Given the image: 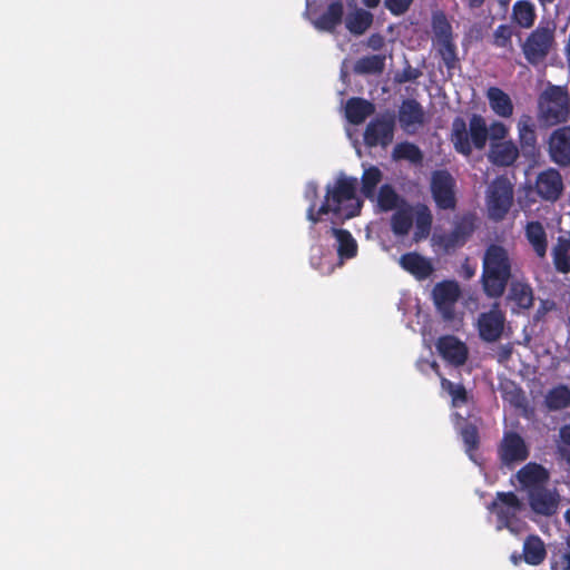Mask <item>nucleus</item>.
I'll list each match as a JSON object with an SVG mask.
<instances>
[{
  "instance_id": "1",
  "label": "nucleus",
  "mask_w": 570,
  "mask_h": 570,
  "mask_svg": "<svg viewBox=\"0 0 570 570\" xmlns=\"http://www.w3.org/2000/svg\"><path fill=\"white\" fill-rule=\"evenodd\" d=\"M358 181L354 177L337 176L326 185L323 202L317 206V185L313 181L305 187L304 196L311 202L307 208V220L311 223V233H320L318 224L324 225V235L335 239L337 255L328 250L323 254L321 246L311 249V265L321 274H330L335 266L343 264L344 259L356 256L357 244L353 236L344 229L335 228V225L357 216L362 208V200L357 196Z\"/></svg>"
},
{
  "instance_id": "2",
  "label": "nucleus",
  "mask_w": 570,
  "mask_h": 570,
  "mask_svg": "<svg viewBox=\"0 0 570 570\" xmlns=\"http://www.w3.org/2000/svg\"><path fill=\"white\" fill-rule=\"evenodd\" d=\"M374 200L383 212L395 209L391 218V228L395 236L404 237L413 229V240L429 237L432 227V214L424 204L409 205L391 185H382Z\"/></svg>"
},
{
  "instance_id": "3",
  "label": "nucleus",
  "mask_w": 570,
  "mask_h": 570,
  "mask_svg": "<svg viewBox=\"0 0 570 570\" xmlns=\"http://www.w3.org/2000/svg\"><path fill=\"white\" fill-rule=\"evenodd\" d=\"M441 385L451 395L452 407L454 409L452 415L454 425L463 439L466 448L465 451L470 459L476 462L473 451L478 446L479 436L476 426L472 423H466V420L471 416L466 391L461 384H454L446 379H442Z\"/></svg>"
},
{
  "instance_id": "4",
  "label": "nucleus",
  "mask_w": 570,
  "mask_h": 570,
  "mask_svg": "<svg viewBox=\"0 0 570 570\" xmlns=\"http://www.w3.org/2000/svg\"><path fill=\"white\" fill-rule=\"evenodd\" d=\"M511 276V262L505 248L499 245L488 247L483 257L482 282L488 296L499 297L503 294Z\"/></svg>"
},
{
  "instance_id": "5",
  "label": "nucleus",
  "mask_w": 570,
  "mask_h": 570,
  "mask_svg": "<svg viewBox=\"0 0 570 570\" xmlns=\"http://www.w3.org/2000/svg\"><path fill=\"white\" fill-rule=\"evenodd\" d=\"M488 509L497 517V530L520 534L525 529V504L513 492H498Z\"/></svg>"
},
{
  "instance_id": "6",
  "label": "nucleus",
  "mask_w": 570,
  "mask_h": 570,
  "mask_svg": "<svg viewBox=\"0 0 570 570\" xmlns=\"http://www.w3.org/2000/svg\"><path fill=\"white\" fill-rule=\"evenodd\" d=\"M570 114V96L566 86L548 83L538 98V118L547 126L567 121Z\"/></svg>"
},
{
  "instance_id": "7",
  "label": "nucleus",
  "mask_w": 570,
  "mask_h": 570,
  "mask_svg": "<svg viewBox=\"0 0 570 570\" xmlns=\"http://www.w3.org/2000/svg\"><path fill=\"white\" fill-rule=\"evenodd\" d=\"M451 139L455 149L463 155H470L472 148L482 149L488 140V128L484 118L473 115L469 128L464 119L455 118L452 124Z\"/></svg>"
},
{
  "instance_id": "8",
  "label": "nucleus",
  "mask_w": 570,
  "mask_h": 570,
  "mask_svg": "<svg viewBox=\"0 0 570 570\" xmlns=\"http://www.w3.org/2000/svg\"><path fill=\"white\" fill-rule=\"evenodd\" d=\"M556 26L553 22L540 23L525 39L522 51L531 65L542 62L554 46Z\"/></svg>"
},
{
  "instance_id": "9",
  "label": "nucleus",
  "mask_w": 570,
  "mask_h": 570,
  "mask_svg": "<svg viewBox=\"0 0 570 570\" xmlns=\"http://www.w3.org/2000/svg\"><path fill=\"white\" fill-rule=\"evenodd\" d=\"M513 203V186L505 177L495 178L487 189L485 205L488 215L493 220L505 217Z\"/></svg>"
},
{
  "instance_id": "10",
  "label": "nucleus",
  "mask_w": 570,
  "mask_h": 570,
  "mask_svg": "<svg viewBox=\"0 0 570 570\" xmlns=\"http://www.w3.org/2000/svg\"><path fill=\"white\" fill-rule=\"evenodd\" d=\"M461 291L458 283L445 281L439 283L433 288L434 304L445 321L461 322V317L455 312V305Z\"/></svg>"
},
{
  "instance_id": "11",
  "label": "nucleus",
  "mask_w": 570,
  "mask_h": 570,
  "mask_svg": "<svg viewBox=\"0 0 570 570\" xmlns=\"http://www.w3.org/2000/svg\"><path fill=\"white\" fill-rule=\"evenodd\" d=\"M454 179L445 170L433 173L431 179V191L438 207L451 209L455 206Z\"/></svg>"
},
{
  "instance_id": "12",
  "label": "nucleus",
  "mask_w": 570,
  "mask_h": 570,
  "mask_svg": "<svg viewBox=\"0 0 570 570\" xmlns=\"http://www.w3.org/2000/svg\"><path fill=\"white\" fill-rule=\"evenodd\" d=\"M394 121L392 117L384 116L372 120L364 132V141L367 146L386 147L393 140Z\"/></svg>"
},
{
  "instance_id": "13",
  "label": "nucleus",
  "mask_w": 570,
  "mask_h": 570,
  "mask_svg": "<svg viewBox=\"0 0 570 570\" xmlns=\"http://www.w3.org/2000/svg\"><path fill=\"white\" fill-rule=\"evenodd\" d=\"M518 482V489L527 494L543 488L548 480V471L540 464L528 463L514 475Z\"/></svg>"
},
{
  "instance_id": "14",
  "label": "nucleus",
  "mask_w": 570,
  "mask_h": 570,
  "mask_svg": "<svg viewBox=\"0 0 570 570\" xmlns=\"http://www.w3.org/2000/svg\"><path fill=\"white\" fill-rule=\"evenodd\" d=\"M474 229V217L466 215L462 217L449 234L434 235L433 239L445 250L462 246Z\"/></svg>"
},
{
  "instance_id": "15",
  "label": "nucleus",
  "mask_w": 570,
  "mask_h": 570,
  "mask_svg": "<svg viewBox=\"0 0 570 570\" xmlns=\"http://www.w3.org/2000/svg\"><path fill=\"white\" fill-rule=\"evenodd\" d=\"M499 454L505 465H512L524 461L529 456V450L518 433L509 432L502 439Z\"/></svg>"
},
{
  "instance_id": "16",
  "label": "nucleus",
  "mask_w": 570,
  "mask_h": 570,
  "mask_svg": "<svg viewBox=\"0 0 570 570\" xmlns=\"http://www.w3.org/2000/svg\"><path fill=\"white\" fill-rule=\"evenodd\" d=\"M560 497L554 489L546 485L528 494V502L535 514L551 517L557 513Z\"/></svg>"
},
{
  "instance_id": "17",
  "label": "nucleus",
  "mask_w": 570,
  "mask_h": 570,
  "mask_svg": "<svg viewBox=\"0 0 570 570\" xmlns=\"http://www.w3.org/2000/svg\"><path fill=\"white\" fill-rule=\"evenodd\" d=\"M305 13L317 30L333 31L342 22L343 4L341 1H334L322 16L315 17L313 6L307 0Z\"/></svg>"
},
{
  "instance_id": "18",
  "label": "nucleus",
  "mask_w": 570,
  "mask_h": 570,
  "mask_svg": "<svg viewBox=\"0 0 570 570\" xmlns=\"http://www.w3.org/2000/svg\"><path fill=\"white\" fill-rule=\"evenodd\" d=\"M399 122L407 134H415L425 122L423 107L414 99H406L399 109Z\"/></svg>"
},
{
  "instance_id": "19",
  "label": "nucleus",
  "mask_w": 570,
  "mask_h": 570,
  "mask_svg": "<svg viewBox=\"0 0 570 570\" xmlns=\"http://www.w3.org/2000/svg\"><path fill=\"white\" fill-rule=\"evenodd\" d=\"M549 155L560 166L570 164V126L560 127L551 134Z\"/></svg>"
},
{
  "instance_id": "20",
  "label": "nucleus",
  "mask_w": 570,
  "mask_h": 570,
  "mask_svg": "<svg viewBox=\"0 0 570 570\" xmlns=\"http://www.w3.org/2000/svg\"><path fill=\"white\" fill-rule=\"evenodd\" d=\"M504 327V315L494 305L493 308L487 313H482L478 320V328L482 340L487 342H494L500 338Z\"/></svg>"
},
{
  "instance_id": "21",
  "label": "nucleus",
  "mask_w": 570,
  "mask_h": 570,
  "mask_svg": "<svg viewBox=\"0 0 570 570\" xmlns=\"http://www.w3.org/2000/svg\"><path fill=\"white\" fill-rule=\"evenodd\" d=\"M535 190L546 200H557L563 190L560 173L552 168L540 173L535 181Z\"/></svg>"
},
{
  "instance_id": "22",
  "label": "nucleus",
  "mask_w": 570,
  "mask_h": 570,
  "mask_svg": "<svg viewBox=\"0 0 570 570\" xmlns=\"http://www.w3.org/2000/svg\"><path fill=\"white\" fill-rule=\"evenodd\" d=\"M440 355L449 363L459 366L464 364L468 358L466 345L452 335L442 336L436 343Z\"/></svg>"
},
{
  "instance_id": "23",
  "label": "nucleus",
  "mask_w": 570,
  "mask_h": 570,
  "mask_svg": "<svg viewBox=\"0 0 570 570\" xmlns=\"http://www.w3.org/2000/svg\"><path fill=\"white\" fill-rule=\"evenodd\" d=\"M489 160L498 166H511L519 157V148L512 140L491 142Z\"/></svg>"
},
{
  "instance_id": "24",
  "label": "nucleus",
  "mask_w": 570,
  "mask_h": 570,
  "mask_svg": "<svg viewBox=\"0 0 570 570\" xmlns=\"http://www.w3.org/2000/svg\"><path fill=\"white\" fill-rule=\"evenodd\" d=\"M402 268L414 275L417 279L428 278L433 272L431 262L417 253H407L400 257Z\"/></svg>"
},
{
  "instance_id": "25",
  "label": "nucleus",
  "mask_w": 570,
  "mask_h": 570,
  "mask_svg": "<svg viewBox=\"0 0 570 570\" xmlns=\"http://www.w3.org/2000/svg\"><path fill=\"white\" fill-rule=\"evenodd\" d=\"M518 137L525 154L533 153L537 145L535 124L530 115L523 114L517 124Z\"/></svg>"
},
{
  "instance_id": "26",
  "label": "nucleus",
  "mask_w": 570,
  "mask_h": 570,
  "mask_svg": "<svg viewBox=\"0 0 570 570\" xmlns=\"http://www.w3.org/2000/svg\"><path fill=\"white\" fill-rule=\"evenodd\" d=\"M344 22L351 33L361 36L371 27L373 14L365 9L355 7L347 12Z\"/></svg>"
},
{
  "instance_id": "27",
  "label": "nucleus",
  "mask_w": 570,
  "mask_h": 570,
  "mask_svg": "<svg viewBox=\"0 0 570 570\" xmlns=\"http://www.w3.org/2000/svg\"><path fill=\"white\" fill-rule=\"evenodd\" d=\"M487 98L489 100L490 108L492 111L502 118H509L513 114V104L508 94L498 87H491L487 91Z\"/></svg>"
},
{
  "instance_id": "28",
  "label": "nucleus",
  "mask_w": 570,
  "mask_h": 570,
  "mask_svg": "<svg viewBox=\"0 0 570 570\" xmlns=\"http://www.w3.org/2000/svg\"><path fill=\"white\" fill-rule=\"evenodd\" d=\"M373 112V104L362 98H351L345 106V116L354 125L362 124Z\"/></svg>"
},
{
  "instance_id": "29",
  "label": "nucleus",
  "mask_w": 570,
  "mask_h": 570,
  "mask_svg": "<svg viewBox=\"0 0 570 570\" xmlns=\"http://www.w3.org/2000/svg\"><path fill=\"white\" fill-rule=\"evenodd\" d=\"M508 301L513 304V312L530 308L533 303V294L531 287L519 282L512 283Z\"/></svg>"
},
{
  "instance_id": "30",
  "label": "nucleus",
  "mask_w": 570,
  "mask_h": 570,
  "mask_svg": "<svg viewBox=\"0 0 570 570\" xmlns=\"http://www.w3.org/2000/svg\"><path fill=\"white\" fill-rule=\"evenodd\" d=\"M525 237L539 257L547 254L548 242L544 227L539 222H530L525 226Z\"/></svg>"
},
{
  "instance_id": "31",
  "label": "nucleus",
  "mask_w": 570,
  "mask_h": 570,
  "mask_svg": "<svg viewBox=\"0 0 570 570\" xmlns=\"http://www.w3.org/2000/svg\"><path fill=\"white\" fill-rule=\"evenodd\" d=\"M534 4L528 0H519L512 8V20L520 28L529 29L535 20Z\"/></svg>"
},
{
  "instance_id": "32",
  "label": "nucleus",
  "mask_w": 570,
  "mask_h": 570,
  "mask_svg": "<svg viewBox=\"0 0 570 570\" xmlns=\"http://www.w3.org/2000/svg\"><path fill=\"white\" fill-rule=\"evenodd\" d=\"M552 255L556 268L559 272H570V235L564 234L558 237Z\"/></svg>"
},
{
  "instance_id": "33",
  "label": "nucleus",
  "mask_w": 570,
  "mask_h": 570,
  "mask_svg": "<svg viewBox=\"0 0 570 570\" xmlns=\"http://www.w3.org/2000/svg\"><path fill=\"white\" fill-rule=\"evenodd\" d=\"M524 560L533 566L540 564L546 557V548L543 541L537 537H529L523 544Z\"/></svg>"
},
{
  "instance_id": "34",
  "label": "nucleus",
  "mask_w": 570,
  "mask_h": 570,
  "mask_svg": "<svg viewBox=\"0 0 570 570\" xmlns=\"http://www.w3.org/2000/svg\"><path fill=\"white\" fill-rule=\"evenodd\" d=\"M381 180H382V171L377 167L370 166L367 168H364V171L362 175V193H363V195L366 198L374 200L375 189H376V186L381 183Z\"/></svg>"
},
{
  "instance_id": "35",
  "label": "nucleus",
  "mask_w": 570,
  "mask_h": 570,
  "mask_svg": "<svg viewBox=\"0 0 570 570\" xmlns=\"http://www.w3.org/2000/svg\"><path fill=\"white\" fill-rule=\"evenodd\" d=\"M546 404L550 410H561L570 405V389L566 385L553 387L546 395Z\"/></svg>"
},
{
  "instance_id": "36",
  "label": "nucleus",
  "mask_w": 570,
  "mask_h": 570,
  "mask_svg": "<svg viewBox=\"0 0 570 570\" xmlns=\"http://www.w3.org/2000/svg\"><path fill=\"white\" fill-rule=\"evenodd\" d=\"M385 65V56L373 55L361 58L356 61L354 70L357 73H377L381 72Z\"/></svg>"
},
{
  "instance_id": "37",
  "label": "nucleus",
  "mask_w": 570,
  "mask_h": 570,
  "mask_svg": "<svg viewBox=\"0 0 570 570\" xmlns=\"http://www.w3.org/2000/svg\"><path fill=\"white\" fill-rule=\"evenodd\" d=\"M432 29L435 38V43L452 41V28L443 13L439 12L433 16Z\"/></svg>"
},
{
  "instance_id": "38",
  "label": "nucleus",
  "mask_w": 570,
  "mask_h": 570,
  "mask_svg": "<svg viewBox=\"0 0 570 570\" xmlns=\"http://www.w3.org/2000/svg\"><path fill=\"white\" fill-rule=\"evenodd\" d=\"M394 159H405L412 164H419L422 161V153L417 146L411 142L397 144L393 149Z\"/></svg>"
},
{
  "instance_id": "39",
  "label": "nucleus",
  "mask_w": 570,
  "mask_h": 570,
  "mask_svg": "<svg viewBox=\"0 0 570 570\" xmlns=\"http://www.w3.org/2000/svg\"><path fill=\"white\" fill-rule=\"evenodd\" d=\"M439 53L448 69H453L456 63L455 46L453 41L438 42Z\"/></svg>"
},
{
  "instance_id": "40",
  "label": "nucleus",
  "mask_w": 570,
  "mask_h": 570,
  "mask_svg": "<svg viewBox=\"0 0 570 570\" xmlns=\"http://www.w3.org/2000/svg\"><path fill=\"white\" fill-rule=\"evenodd\" d=\"M513 31L512 28L508 24H500L493 35L494 45L500 48H511L512 47V38Z\"/></svg>"
},
{
  "instance_id": "41",
  "label": "nucleus",
  "mask_w": 570,
  "mask_h": 570,
  "mask_svg": "<svg viewBox=\"0 0 570 570\" xmlns=\"http://www.w3.org/2000/svg\"><path fill=\"white\" fill-rule=\"evenodd\" d=\"M508 134L509 128L501 121L492 122L488 129V136L490 137L491 142L503 141Z\"/></svg>"
},
{
  "instance_id": "42",
  "label": "nucleus",
  "mask_w": 570,
  "mask_h": 570,
  "mask_svg": "<svg viewBox=\"0 0 570 570\" xmlns=\"http://www.w3.org/2000/svg\"><path fill=\"white\" fill-rule=\"evenodd\" d=\"M413 0H385L386 8L394 14L405 12Z\"/></svg>"
},
{
  "instance_id": "43",
  "label": "nucleus",
  "mask_w": 570,
  "mask_h": 570,
  "mask_svg": "<svg viewBox=\"0 0 570 570\" xmlns=\"http://www.w3.org/2000/svg\"><path fill=\"white\" fill-rule=\"evenodd\" d=\"M553 570H570V552L562 553L558 561L552 564Z\"/></svg>"
},
{
  "instance_id": "44",
  "label": "nucleus",
  "mask_w": 570,
  "mask_h": 570,
  "mask_svg": "<svg viewBox=\"0 0 570 570\" xmlns=\"http://www.w3.org/2000/svg\"><path fill=\"white\" fill-rule=\"evenodd\" d=\"M383 45H384V38L379 33L372 35L367 39V47L373 50H380L383 47Z\"/></svg>"
},
{
  "instance_id": "45",
  "label": "nucleus",
  "mask_w": 570,
  "mask_h": 570,
  "mask_svg": "<svg viewBox=\"0 0 570 570\" xmlns=\"http://www.w3.org/2000/svg\"><path fill=\"white\" fill-rule=\"evenodd\" d=\"M417 367L421 372L426 373L429 370H432L438 373L439 366L435 361H419Z\"/></svg>"
},
{
  "instance_id": "46",
  "label": "nucleus",
  "mask_w": 570,
  "mask_h": 570,
  "mask_svg": "<svg viewBox=\"0 0 570 570\" xmlns=\"http://www.w3.org/2000/svg\"><path fill=\"white\" fill-rule=\"evenodd\" d=\"M560 438L564 445H570V425H566L560 430Z\"/></svg>"
},
{
  "instance_id": "47",
  "label": "nucleus",
  "mask_w": 570,
  "mask_h": 570,
  "mask_svg": "<svg viewBox=\"0 0 570 570\" xmlns=\"http://www.w3.org/2000/svg\"><path fill=\"white\" fill-rule=\"evenodd\" d=\"M367 8H376L381 0H362Z\"/></svg>"
},
{
  "instance_id": "48",
  "label": "nucleus",
  "mask_w": 570,
  "mask_h": 570,
  "mask_svg": "<svg viewBox=\"0 0 570 570\" xmlns=\"http://www.w3.org/2000/svg\"><path fill=\"white\" fill-rule=\"evenodd\" d=\"M469 7L471 8H479L483 4L484 0H466Z\"/></svg>"
},
{
  "instance_id": "49",
  "label": "nucleus",
  "mask_w": 570,
  "mask_h": 570,
  "mask_svg": "<svg viewBox=\"0 0 570 570\" xmlns=\"http://www.w3.org/2000/svg\"><path fill=\"white\" fill-rule=\"evenodd\" d=\"M542 7L551 4L554 0H538Z\"/></svg>"
},
{
  "instance_id": "50",
  "label": "nucleus",
  "mask_w": 570,
  "mask_h": 570,
  "mask_svg": "<svg viewBox=\"0 0 570 570\" xmlns=\"http://www.w3.org/2000/svg\"><path fill=\"white\" fill-rule=\"evenodd\" d=\"M564 519L570 524V509L566 511Z\"/></svg>"
},
{
  "instance_id": "51",
  "label": "nucleus",
  "mask_w": 570,
  "mask_h": 570,
  "mask_svg": "<svg viewBox=\"0 0 570 570\" xmlns=\"http://www.w3.org/2000/svg\"><path fill=\"white\" fill-rule=\"evenodd\" d=\"M498 1L501 6L507 7L511 0H498Z\"/></svg>"
},
{
  "instance_id": "52",
  "label": "nucleus",
  "mask_w": 570,
  "mask_h": 570,
  "mask_svg": "<svg viewBox=\"0 0 570 570\" xmlns=\"http://www.w3.org/2000/svg\"><path fill=\"white\" fill-rule=\"evenodd\" d=\"M346 132H347V136L351 138L352 134H351L350 129H347Z\"/></svg>"
}]
</instances>
